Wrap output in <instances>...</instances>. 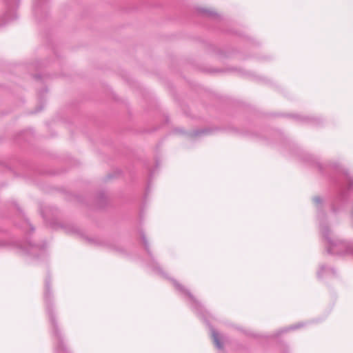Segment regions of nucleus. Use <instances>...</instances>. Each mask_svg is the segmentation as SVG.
<instances>
[{
    "label": "nucleus",
    "instance_id": "2",
    "mask_svg": "<svg viewBox=\"0 0 353 353\" xmlns=\"http://www.w3.org/2000/svg\"><path fill=\"white\" fill-rule=\"evenodd\" d=\"M317 274L319 278H328L334 276L335 271L325 265H321Z\"/></svg>",
    "mask_w": 353,
    "mask_h": 353
},
{
    "label": "nucleus",
    "instance_id": "1",
    "mask_svg": "<svg viewBox=\"0 0 353 353\" xmlns=\"http://www.w3.org/2000/svg\"><path fill=\"white\" fill-rule=\"evenodd\" d=\"M321 232L327 240V250L333 254H353V243L344 241L335 236H330V231L327 227H323Z\"/></svg>",
    "mask_w": 353,
    "mask_h": 353
},
{
    "label": "nucleus",
    "instance_id": "6",
    "mask_svg": "<svg viewBox=\"0 0 353 353\" xmlns=\"http://www.w3.org/2000/svg\"><path fill=\"white\" fill-rule=\"evenodd\" d=\"M142 239H143V243H144V244H145V247L147 248V247H148V243H147V241H146V239H145V236H143V237H142Z\"/></svg>",
    "mask_w": 353,
    "mask_h": 353
},
{
    "label": "nucleus",
    "instance_id": "7",
    "mask_svg": "<svg viewBox=\"0 0 353 353\" xmlns=\"http://www.w3.org/2000/svg\"><path fill=\"white\" fill-rule=\"evenodd\" d=\"M298 327H299V326H296V327H291L290 329H294V328Z\"/></svg>",
    "mask_w": 353,
    "mask_h": 353
},
{
    "label": "nucleus",
    "instance_id": "5",
    "mask_svg": "<svg viewBox=\"0 0 353 353\" xmlns=\"http://www.w3.org/2000/svg\"><path fill=\"white\" fill-rule=\"evenodd\" d=\"M313 201L316 204H320L321 203V198L319 196H315L313 199Z\"/></svg>",
    "mask_w": 353,
    "mask_h": 353
},
{
    "label": "nucleus",
    "instance_id": "3",
    "mask_svg": "<svg viewBox=\"0 0 353 353\" xmlns=\"http://www.w3.org/2000/svg\"><path fill=\"white\" fill-rule=\"evenodd\" d=\"M211 334L213 339V341L217 348L221 349L223 347L222 344L220 341L219 334L213 328H211Z\"/></svg>",
    "mask_w": 353,
    "mask_h": 353
},
{
    "label": "nucleus",
    "instance_id": "4",
    "mask_svg": "<svg viewBox=\"0 0 353 353\" xmlns=\"http://www.w3.org/2000/svg\"><path fill=\"white\" fill-rule=\"evenodd\" d=\"M174 285L176 287V288L181 292H183L185 294H186L191 300H194L193 296L190 294L189 292H188L182 285L176 283V281L174 282Z\"/></svg>",
    "mask_w": 353,
    "mask_h": 353
}]
</instances>
